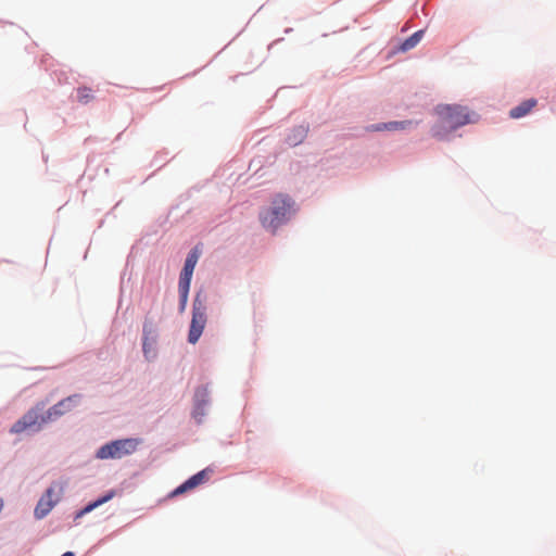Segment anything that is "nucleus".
Returning a JSON list of instances; mask_svg holds the SVG:
<instances>
[{
  "label": "nucleus",
  "instance_id": "1",
  "mask_svg": "<svg viewBox=\"0 0 556 556\" xmlns=\"http://www.w3.org/2000/svg\"><path fill=\"white\" fill-rule=\"evenodd\" d=\"M438 122L432 127V136L443 139L447 134L467 124L476 123L478 114L466 106L457 104H441L435 109Z\"/></svg>",
  "mask_w": 556,
  "mask_h": 556
},
{
  "label": "nucleus",
  "instance_id": "2",
  "mask_svg": "<svg viewBox=\"0 0 556 556\" xmlns=\"http://www.w3.org/2000/svg\"><path fill=\"white\" fill-rule=\"evenodd\" d=\"M295 212V202L291 197L279 193L274 197L270 205L260 213V222L265 229L275 233Z\"/></svg>",
  "mask_w": 556,
  "mask_h": 556
},
{
  "label": "nucleus",
  "instance_id": "3",
  "mask_svg": "<svg viewBox=\"0 0 556 556\" xmlns=\"http://www.w3.org/2000/svg\"><path fill=\"white\" fill-rule=\"evenodd\" d=\"M45 406V403H38L31 407L11 427L10 432L13 434H30L40 431L45 426V418L42 417Z\"/></svg>",
  "mask_w": 556,
  "mask_h": 556
},
{
  "label": "nucleus",
  "instance_id": "4",
  "mask_svg": "<svg viewBox=\"0 0 556 556\" xmlns=\"http://www.w3.org/2000/svg\"><path fill=\"white\" fill-rule=\"evenodd\" d=\"M207 316H206V305L205 299L202 298L200 293H198L193 300L192 305V318L190 324V329L188 333V342L191 344H195L206 325Z\"/></svg>",
  "mask_w": 556,
  "mask_h": 556
},
{
  "label": "nucleus",
  "instance_id": "5",
  "mask_svg": "<svg viewBox=\"0 0 556 556\" xmlns=\"http://www.w3.org/2000/svg\"><path fill=\"white\" fill-rule=\"evenodd\" d=\"M62 491V486L56 484H53L47 489L35 507L34 514L37 519L45 518L52 510L55 504L60 501Z\"/></svg>",
  "mask_w": 556,
  "mask_h": 556
},
{
  "label": "nucleus",
  "instance_id": "6",
  "mask_svg": "<svg viewBox=\"0 0 556 556\" xmlns=\"http://www.w3.org/2000/svg\"><path fill=\"white\" fill-rule=\"evenodd\" d=\"M213 472H214V470L211 467L204 468L203 470H201L198 473L190 477L178 488H176L173 491L172 495L173 496L180 495L182 493H186L188 491L195 489L199 485L206 483L211 479Z\"/></svg>",
  "mask_w": 556,
  "mask_h": 556
},
{
  "label": "nucleus",
  "instance_id": "7",
  "mask_svg": "<svg viewBox=\"0 0 556 556\" xmlns=\"http://www.w3.org/2000/svg\"><path fill=\"white\" fill-rule=\"evenodd\" d=\"M80 397L81 396L79 394H73V395H70V396L61 400L55 405L50 407L48 410L45 412V409H43L42 417L45 418V425L52 420H55L56 418H59L65 414V409H61V406H67V407L76 406V404L79 402Z\"/></svg>",
  "mask_w": 556,
  "mask_h": 556
},
{
  "label": "nucleus",
  "instance_id": "8",
  "mask_svg": "<svg viewBox=\"0 0 556 556\" xmlns=\"http://www.w3.org/2000/svg\"><path fill=\"white\" fill-rule=\"evenodd\" d=\"M139 444L140 440L138 439L116 440L101 446L99 452H131L137 450Z\"/></svg>",
  "mask_w": 556,
  "mask_h": 556
},
{
  "label": "nucleus",
  "instance_id": "9",
  "mask_svg": "<svg viewBox=\"0 0 556 556\" xmlns=\"http://www.w3.org/2000/svg\"><path fill=\"white\" fill-rule=\"evenodd\" d=\"M208 402V391L206 388H200L197 390L194 395V410L193 417L201 421V417L204 416V407Z\"/></svg>",
  "mask_w": 556,
  "mask_h": 556
},
{
  "label": "nucleus",
  "instance_id": "10",
  "mask_svg": "<svg viewBox=\"0 0 556 556\" xmlns=\"http://www.w3.org/2000/svg\"><path fill=\"white\" fill-rule=\"evenodd\" d=\"M413 123L410 121L390 122V123L371 125V126L367 127L366 129L368 131L397 130V129H405L408 126H410Z\"/></svg>",
  "mask_w": 556,
  "mask_h": 556
},
{
  "label": "nucleus",
  "instance_id": "11",
  "mask_svg": "<svg viewBox=\"0 0 556 556\" xmlns=\"http://www.w3.org/2000/svg\"><path fill=\"white\" fill-rule=\"evenodd\" d=\"M535 99H528L521 102L519 105L513 108L509 112V116L511 118H520L527 115L535 105H536Z\"/></svg>",
  "mask_w": 556,
  "mask_h": 556
},
{
  "label": "nucleus",
  "instance_id": "12",
  "mask_svg": "<svg viewBox=\"0 0 556 556\" xmlns=\"http://www.w3.org/2000/svg\"><path fill=\"white\" fill-rule=\"evenodd\" d=\"M116 495V492L114 490H111L109 491L105 495L101 496L100 498H98L97 501L88 504L85 508H83L81 510H79L77 514H76V518H80L83 517L84 515L92 511L94 508L101 506L102 504L111 501L114 496Z\"/></svg>",
  "mask_w": 556,
  "mask_h": 556
},
{
  "label": "nucleus",
  "instance_id": "13",
  "mask_svg": "<svg viewBox=\"0 0 556 556\" xmlns=\"http://www.w3.org/2000/svg\"><path fill=\"white\" fill-rule=\"evenodd\" d=\"M422 36H424V30H418V31L414 33L410 37L405 39L399 46L396 51L406 52L408 50H412L413 48H415L419 43V41L421 40Z\"/></svg>",
  "mask_w": 556,
  "mask_h": 556
},
{
  "label": "nucleus",
  "instance_id": "14",
  "mask_svg": "<svg viewBox=\"0 0 556 556\" xmlns=\"http://www.w3.org/2000/svg\"><path fill=\"white\" fill-rule=\"evenodd\" d=\"M191 280L179 277L178 291L180 296V309L184 311L187 305L188 294L190 289Z\"/></svg>",
  "mask_w": 556,
  "mask_h": 556
},
{
  "label": "nucleus",
  "instance_id": "15",
  "mask_svg": "<svg viewBox=\"0 0 556 556\" xmlns=\"http://www.w3.org/2000/svg\"><path fill=\"white\" fill-rule=\"evenodd\" d=\"M199 256H200V253L198 251V249H193L187 256L186 261H185V265H184V268L182 270H186V271H189V273H193L194 270V267L198 263V260H199Z\"/></svg>",
  "mask_w": 556,
  "mask_h": 556
},
{
  "label": "nucleus",
  "instance_id": "16",
  "mask_svg": "<svg viewBox=\"0 0 556 556\" xmlns=\"http://www.w3.org/2000/svg\"><path fill=\"white\" fill-rule=\"evenodd\" d=\"M93 99L92 90L88 87H79L77 89V100L80 103H88Z\"/></svg>",
  "mask_w": 556,
  "mask_h": 556
},
{
  "label": "nucleus",
  "instance_id": "17",
  "mask_svg": "<svg viewBox=\"0 0 556 556\" xmlns=\"http://www.w3.org/2000/svg\"><path fill=\"white\" fill-rule=\"evenodd\" d=\"M305 134H306V130L303 127L299 128L300 138L299 139L289 138V143L294 144V146L298 144L304 138Z\"/></svg>",
  "mask_w": 556,
  "mask_h": 556
},
{
  "label": "nucleus",
  "instance_id": "18",
  "mask_svg": "<svg viewBox=\"0 0 556 556\" xmlns=\"http://www.w3.org/2000/svg\"><path fill=\"white\" fill-rule=\"evenodd\" d=\"M192 274H193V273H189V271H186V270H181V273H180V277H182V278H187V279L191 280V278H192Z\"/></svg>",
  "mask_w": 556,
  "mask_h": 556
},
{
  "label": "nucleus",
  "instance_id": "19",
  "mask_svg": "<svg viewBox=\"0 0 556 556\" xmlns=\"http://www.w3.org/2000/svg\"><path fill=\"white\" fill-rule=\"evenodd\" d=\"M150 352V346L149 344L147 343V340L143 341V353L144 355L148 357V354Z\"/></svg>",
  "mask_w": 556,
  "mask_h": 556
},
{
  "label": "nucleus",
  "instance_id": "20",
  "mask_svg": "<svg viewBox=\"0 0 556 556\" xmlns=\"http://www.w3.org/2000/svg\"><path fill=\"white\" fill-rule=\"evenodd\" d=\"M116 454L110 453V454H98L100 458H109V457H115Z\"/></svg>",
  "mask_w": 556,
  "mask_h": 556
},
{
  "label": "nucleus",
  "instance_id": "21",
  "mask_svg": "<svg viewBox=\"0 0 556 556\" xmlns=\"http://www.w3.org/2000/svg\"><path fill=\"white\" fill-rule=\"evenodd\" d=\"M75 406H61V409H65V413L71 412Z\"/></svg>",
  "mask_w": 556,
  "mask_h": 556
}]
</instances>
